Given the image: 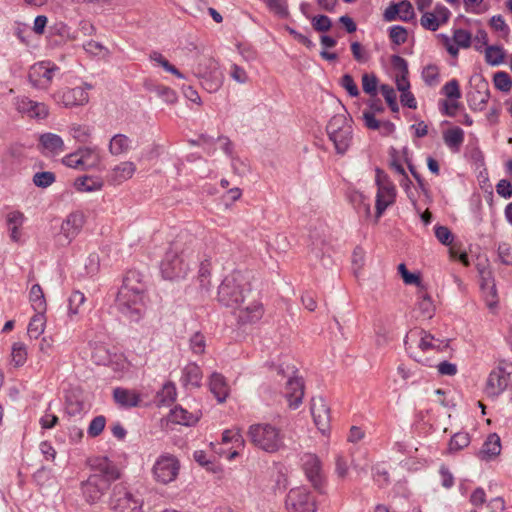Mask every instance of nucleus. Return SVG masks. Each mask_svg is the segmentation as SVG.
<instances>
[{"label":"nucleus","mask_w":512,"mask_h":512,"mask_svg":"<svg viewBox=\"0 0 512 512\" xmlns=\"http://www.w3.org/2000/svg\"><path fill=\"white\" fill-rule=\"evenodd\" d=\"M501 452V440L496 433L489 434L482 448L478 452V457L482 460H489L496 457Z\"/></svg>","instance_id":"20"},{"label":"nucleus","mask_w":512,"mask_h":512,"mask_svg":"<svg viewBox=\"0 0 512 512\" xmlns=\"http://www.w3.org/2000/svg\"><path fill=\"white\" fill-rule=\"evenodd\" d=\"M378 78L373 73H364L362 75V88L363 91L368 94L370 97L377 96V86H378Z\"/></svg>","instance_id":"39"},{"label":"nucleus","mask_w":512,"mask_h":512,"mask_svg":"<svg viewBox=\"0 0 512 512\" xmlns=\"http://www.w3.org/2000/svg\"><path fill=\"white\" fill-rule=\"evenodd\" d=\"M202 371L200 367L195 363H189L183 369V375L181 381L184 386L191 385L192 387L198 388L201 385Z\"/></svg>","instance_id":"22"},{"label":"nucleus","mask_w":512,"mask_h":512,"mask_svg":"<svg viewBox=\"0 0 512 512\" xmlns=\"http://www.w3.org/2000/svg\"><path fill=\"white\" fill-rule=\"evenodd\" d=\"M113 397L118 405L125 408L136 407L140 402V397L137 393L124 388H115Z\"/></svg>","instance_id":"21"},{"label":"nucleus","mask_w":512,"mask_h":512,"mask_svg":"<svg viewBox=\"0 0 512 512\" xmlns=\"http://www.w3.org/2000/svg\"><path fill=\"white\" fill-rule=\"evenodd\" d=\"M312 27L315 31L327 32L332 27V21L326 15L314 16L312 19Z\"/></svg>","instance_id":"52"},{"label":"nucleus","mask_w":512,"mask_h":512,"mask_svg":"<svg viewBox=\"0 0 512 512\" xmlns=\"http://www.w3.org/2000/svg\"><path fill=\"white\" fill-rule=\"evenodd\" d=\"M247 437L256 448L270 454L285 448V434L270 423L250 425Z\"/></svg>","instance_id":"4"},{"label":"nucleus","mask_w":512,"mask_h":512,"mask_svg":"<svg viewBox=\"0 0 512 512\" xmlns=\"http://www.w3.org/2000/svg\"><path fill=\"white\" fill-rule=\"evenodd\" d=\"M85 223V215L81 211L70 213L61 224L58 242L61 245H68L80 233Z\"/></svg>","instance_id":"13"},{"label":"nucleus","mask_w":512,"mask_h":512,"mask_svg":"<svg viewBox=\"0 0 512 512\" xmlns=\"http://www.w3.org/2000/svg\"><path fill=\"white\" fill-rule=\"evenodd\" d=\"M193 458L200 466L206 468L208 471L215 473L219 470V467L210 457L207 456L206 452L203 450L195 451Z\"/></svg>","instance_id":"45"},{"label":"nucleus","mask_w":512,"mask_h":512,"mask_svg":"<svg viewBox=\"0 0 512 512\" xmlns=\"http://www.w3.org/2000/svg\"><path fill=\"white\" fill-rule=\"evenodd\" d=\"M79 153L83 161V170L97 167L101 162V157L97 152V148L80 147Z\"/></svg>","instance_id":"28"},{"label":"nucleus","mask_w":512,"mask_h":512,"mask_svg":"<svg viewBox=\"0 0 512 512\" xmlns=\"http://www.w3.org/2000/svg\"><path fill=\"white\" fill-rule=\"evenodd\" d=\"M472 35L464 29H456L453 34L454 42L461 48H469L471 45Z\"/></svg>","instance_id":"51"},{"label":"nucleus","mask_w":512,"mask_h":512,"mask_svg":"<svg viewBox=\"0 0 512 512\" xmlns=\"http://www.w3.org/2000/svg\"><path fill=\"white\" fill-rule=\"evenodd\" d=\"M222 442L223 443L234 442L238 445H242L244 443V438L241 434L240 429L235 427L232 429H227L222 433Z\"/></svg>","instance_id":"53"},{"label":"nucleus","mask_w":512,"mask_h":512,"mask_svg":"<svg viewBox=\"0 0 512 512\" xmlns=\"http://www.w3.org/2000/svg\"><path fill=\"white\" fill-rule=\"evenodd\" d=\"M90 89L92 85L89 83H84L82 87L67 88L58 93V101L65 107L84 105L89 101L87 90Z\"/></svg>","instance_id":"16"},{"label":"nucleus","mask_w":512,"mask_h":512,"mask_svg":"<svg viewBox=\"0 0 512 512\" xmlns=\"http://www.w3.org/2000/svg\"><path fill=\"white\" fill-rule=\"evenodd\" d=\"M171 419L177 424L186 426L192 425L198 421L197 417L180 406H176L171 410Z\"/></svg>","instance_id":"36"},{"label":"nucleus","mask_w":512,"mask_h":512,"mask_svg":"<svg viewBox=\"0 0 512 512\" xmlns=\"http://www.w3.org/2000/svg\"><path fill=\"white\" fill-rule=\"evenodd\" d=\"M494 86L502 91L509 92L512 87V80L508 73L504 71H499L494 74L493 77Z\"/></svg>","instance_id":"43"},{"label":"nucleus","mask_w":512,"mask_h":512,"mask_svg":"<svg viewBox=\"0 0 512 512\" xmlns=\"http://www.w3.org/2000/svg\"><path fill=\"white\" fill-rule=\"evenodd\" d=\"M56 180V176L53 172L43 171L37 172L33 176V183L35 186L40 188H47L52 185Z\"/></svg>","instance_id":"44"},{"label":"nucleus","mask_w":512,"mask_h":512,"mask_svg":"<svg viewBox=\"0 0 512 512\" xmlns=\"http://www.w3.org/2000/svg\"><path fill=\"white\" fill-rule=\"evenodd\" d=\"M179 470V460L174 455L164 454L156 460L152 472L156 481L169 484L177 478Z\"/></svg>","instance_id":"10"},{"label":"nucleus","mask_w":512,"mask_h":512,"mask_svg":"<svg viewBox=\"0 0 512 512\" xmlns=\"http://www.w3.org/2000/svg\"><path fill=\"white\" fill-rule=\"evenodd\" d=\"M70 134L76 141L86 143L91 133L87 126L74 124L70 127Z\"/></svg>","instance_id":"48"},{"label":"nucleus","mask_w":512,"mask_h":512,"mask_svg":"<svg viewBox=\"0 0 512 512\" xmlns=\"http://www.w3.org/2000/svg\"><path fill=\"white\" fill-rule=\"evenodd\" d=\"M205 66L209 71L202 69V63L198 64L197 75L202 78V86L208 92H216L222 85V75L217 70V63L211 58H205Z\"/></svg>","instance_id":"15"},{"label":"nucleus","mask_w":512,"mask_h":512,"mask_svg":"<svg viewBox=\"0 0 512 512\" xmlns=\"http://www.w3.org/2000/svg\"><path fill=\"white\" fill-rule=\"evenodd\" d=\"M31 306L35 312H45L47 304L43 290L39 284H34L29 293Z\"/></svg>","instance_id":"32"},{"label":"nucleus","mask_w":512,"mask_h":512,"mask_svg":"<svg viewBox=\"0 0 512 512\" xmlns=\"http://www.w3.org/2000/svg\"><path fill=\"white\" fill-rule=\"evenodd\" d=\"M512 386V363H501L493 369L486 381L484 393L496 399L507 388Z\"/></svg>","instance_id":"8"},{"label":"nucleus","mask_w":512,"mask_h":512,"mask_svg":"<svg viewBox=\"0 0 512 512\" xmlns=\"http://www.w3.org/2000/svg\"><path fill=\"white\" fill-rule=\"evenodd\" d=\"M470 83L474 91L468 94V103L471 109L481 111L490 98L489 83L482 75L471 77Z\"/></svg>","instance_id":"14"},{"label":"nucleus","mask_w":512,"mask_h":512,"mask_svg":"<svg viewBox=\"0 0 512 512\" xmlns=\"http://www.w3.org/2000/svg\"><path fill=\"white\" fill-rule=\"evenodd\" d=\"M94 473L81 483V489L86 502H98L109 489L111 483L120 478L117 466L107 457H98L92 460Z\"/></svg>","instance_id":"3"},{"label":"nucleus","mask_w":512,"mask_h":512,"mask_svg":"<svg viewBox=\"0 0 512 512\" xmlns=\"http://www.w3.org/2000/svg\"><path fill=\"white\" fill-rule=\"evenodd\" d=\"M105 425L106 418L103 415L94 417L88 426V435L93 438L99 436L103 432Z\"/></svg>","instance_id":"46"},{"label":"nucleus","mask_w":512,"mask_h":512,"mask_svg":"<svg viewBox=\"0 0 512 512\" xmlns=\"http://www.w3.org/2000/svg\"><path fill=\"white\" fill-rule=\"evenodd\" d=\"M69 314H78L79 307L85 302V295L80 291H74L69 297Z\"/></svg>","instance_id":"56"},{"label":"nucleus","mask_w":512,"mask_h":512,"mask_svg":"<svg viewBox=\"0 0 512 512\" xmlns=\"http://www.w3.org/2000/svg\"><path fill=\"white\" fill-rule=\"evenodd\" d=\"M442 91L444 95L449 99H459L461 97L459 83L456 79H452L449 82H447L443 86Z\"/></svg>","instance_id":"59"},{"label":"nucleus","mask_w":512,"mask_h":512,"mask_svg":"<svg viewBox=\"0 0 512 512\" xmlns=\"http://www.w3.org/2000/svg\"><path fill=\"white\" fill-rule=\"evenodd\" d=\"M145 88L148 91L154 93L158 98L162 99L167 104H174L177 101V94L170 87L161 84H155L153 82H146Z\"/></svg>","instance_id":"23"},{"label":"nucleus","mask_w":512,"mask_h":512,"mask_svg":"<svg viewBox=\"0 0 512 512\" xmlns=\"http://www.w3.org/2000/svg\"><path fill=\"white\" fill-rule=\"evenodd\" d=\"M340 85L347 91L351 97L359 96L360 92L357 84L350 74H344L340 80Z\"/></svg>","instance_id":"54"},{"label":"nucleus","mask_w":512,"mask_h":512,"mask_svg":"<svg viewBox=\"0 0 512 512\" xmlns=\"http://www.w3.org/2000/svg\"><path fill=\"white\" fill-rule=\"evenodd\" d=\"M329 139L333 142L335 151L339 155H344L349 149L353 129L350 121L343 114L334 115L326 126Z\"/></svg>","instance_id":"7"},{"label":"nucleus","mask_w":512,"mask_h":512,"mask_svg":"<svg viewBox=\"0 0 512 512\" xmlns=\"http://www.w3.org/2000/svg\"><path fill=\"white\" fill-rule=\"evenodd\" d=\"M414 359L423 365H426L429 367H434V366L437 367L440 375L454 376V375H456V373L458 371L456 364H453V363L445 361V360L438 364H434L429 358L414 357Z\"/></svg>","instance_id":"33"},{"label":"nucleus","mask_w":512,"mask_h":512,"mask_svg":"<svg viewBox=\"0 0 512 512\" xmlns=\"http://www.w3.org/2000/svg\"><path fill=\"white\" fill-rule=\"evenodd\" d=\"M39 144L53 155H58L65 150L63 139L59 135L50 132L40 135Z\"/></svg>","instance_id":"19"},{"label":"nucleus","mask_w":512,"mask_h":512,"mask_svg":"<svg viewBox=\"0 0 512 512\" xmlns=\"http://www.w3.org/2000/svg\"><path fill=\"white\" fill-rule=\"evenodd\" d=\"M413 336H420V341L418 343V347L422 351L436 348V346L432 343V341L434 340V336L432 334H430L429 332L420 330V331H410V333L406 335V337L404 339V345L406 347V350H409L411 348V346L409 345V339Z\"/></svg>","instance_id":"26"},{"label":"nucleus","mask_w":512,"mask_h":512,"mask_svg":"<svg viewBox=\"0 0 512 512\" xmlns=\"http://www.w3.org/2000/svg\"><path fill=\"white\" fill-rule=\"evenodd\" d=\"M288 512H316V499L305 488H294L289 491L285 500Z\"/></svg>","instance_id":"11"},{"label":"nucleus","mask_w":512,"mask_h":512,"mask_svg":"<svg viewBox=\"0 0 512 512\" xmlns=\"http://www.w3.org/2000/svg\"><path fill=\"white\" fill-rule=\"evenodd\" d=\"M443 140L449 148L459 151L464 141V132L460 127L448 129L443 133Z\"/></svg>","instance_id":"30"},{"label":"nucleus","mask_w":512,"mask_h":512,"mask_svg":"<svg viewBox=\"0 0 512 512\" xmlns=\"http://www.w3.org/2000/svg\"><path fill=\"white\" fill-rule=\"evenodd\" d=\"M63 164L70 168L83 170V161L81 160L79 149L65 156L63 158Z\"/></svg>","instance_id":"63"},{"label":"nucleus","mask_w":512,"mask_h":512,"mask_svg":"<svg viewBox=\"0 0 512 512\" xmlns=\"http://www.w3.org/2000/svg\"><path fill=\"white\" fill-rule=\"evenodd\" d=\"M390 39L396 45H401L407 41L408 33L403 26H392L389 32Z\"/></svg>","instance_id":"50"},{"label":"nucleus","mask_w":512,"mask_h":512,"mask_svg":"<svg viewBox=\"0 0 512 512\" xmlns=\"http://www.w3.org/2000/svg\"><path fill=\"white\" fill-rule=\"evenodd\" d=\"M44 313L45 312H36L31 318L27 328V333L30 338L37 339L43 333L45 326Z\"/></svg>","instance_id":"35"},{"label":"nucleus","mask_w":512,"mask_h":512,"mask_svg":"<svg viewBox=\"0 0 512 512\" xmlns=\"http://www.w3.org/2000/svg\"><path fill=\"white\" fill-rule=\"evenodd\" d=\"M435 236L443 245H450L454 239L452 232L446 227L437 225L435 226Z\"/></svg>","instance_id":"62"},{"label":"nucleus","mask_w":512,"mask_h":512,"mask_svg":"<svg viewBox=\"0 0 512 512\" xmlns=\"http://www.w3.org/2000/svg\"><path fill=\"white\" fill-rule=\"evenodd\" d=\"M505 58V51L497 45L487 46L485 50V61L491 66L500 65Z\"/></svg>","instance_id":"37"},{"label":"nucleus","mask_w":512,"mask_h":512,"mask_svg":"<svg viewBox=\"0 0 512 512\" xmlns=\"http://www.w3.org/2000/svg\"><path fill=\"white\" fill-rule=\"evenodd\" d=\"M275 372V380L285 385V397L289 402V407L297 409L302 403L304 396V381L298 376V369L295 365L281 363L271 365Z\"/></svg>","instance_id":"5"},{"label":"nucleus","mask_w":512,"mask_h":512,"mask_svg":"<svg viewBox=\"0 0 512 512\" xmlns=\"http://www.w3.org/2000/svg\"><path fill=\"white\" fill-rule=\"evenodd\" d=\"M210 390L217 398L219 403L226 400L228 388L224 377L219 373H213L210 378Z\"/></svg>","instance_id":"24"},{"label":"nucleus","mask_w":512,"mask_h":512,"mask_svg":"<svg viewBox=\"0 0 512 512\" xmlns=\"http://www.w3.org/2000/svg\"><path fill=\"white\" fill-rule=\"evenodd\" d=\"M58 67L53 65L47 66L45 63H39L31 67L29 73V81L35 87H46L53 79L55 71Z\"/></svg>","instance_id":"18"},{"label":"nucleus","mask_w":512,"mask_h":512,"mask_svg":"<svg viewBox=\"0 0 512 512\" xmlns=\"http://www.w3.org/2000/svg\"><path fill=\"white\" fill-rule=\"evenodd\" d=\"M268 7L279 17L286 18L289 15L288 6L285 0H266Z\"/></svg>","instance_id":"57"},{"label":"nucleus","mask_w":512,"mask_h":512,"mask_svg":"<svg viewBox=\"0 0 512 512\" xmlns=\"http://www.w3.org/2000/svg\"><path fill=\"white\" fill-rule=\"evenodd\" d=\"M397 5H399V19L408 22L415 18L414 8L409 1L404 0Z\"/></svg>","instance_id":"55"},{"label":"nucleus","mask_w":512,"mask_h":512,"mask_svg":"<svg viewBox=\"0 0 512 512\" xmlns=\"http://www.w3.org/2000/svg\"><path fill=\"white\" fill-rule=\"evenodd\" d=\"M398 272L401 275L403 282L406 285H421V278L419 275L411 273L408 271L406 265L404 263H401L398 265Z\"/></svg>","instance_id":"47"},{"label":"nucleus","mask_w":512,"mask_h":512,"mask_svg":"<svg viewBox=\"0 0 512 512\" xmlns=\"http://www.w3.org/2000/svg\"><path fill=\"white\" fill-rule=\"evenodd\" d=\"M250 290L247 278L240 271L227 275L218 288V301L226 307L237 309V318L241 324L255 323L263 315V308L259 303L241 307Z\"/></svg>","instance_id":"1"},{"label":"nucleus","mask_w":512,"mask_h":512,"mask_svg":"<svg viewBox=\"0 0 512 512\" xmlns=\"http://www.w3.org/2000/svg\"><path fill=\"white\" fill-rule=\"evenodd\" d=\"M210 270L211 264L208 260L201 262L198 271V280L202 290L208 291L210 288Z\"/></svg>","instance_id":"41"},{"label":"nucleus","mask_w":512,"mask_h":512,"mask_svg":"<svg viewBox=\"0 0 512 512\" xmlns=\"http://www.w3.org/2000/svg\"><path fill=\"white\" fill-rule=\"evenodd\" d=\"M311 414L314 423L322 434L330 428V408L322 397H314L311 403Z\"/></svg>","instance_id":"17"},{"label":"nucleus","mask_w":512,"mask_h":512,"mask_svg":"<svg viewBox=\"0 0 512 512\" xmlns=\"http://www.w3.org/2000/svg\"><path fill=\"white\" fill-rule=\"evenodd\" d=\"M176 387L174 383L167 382L156 395V402L160 405L168 406L176 400Z\"/></svg>","instance_id":"34"},{"label":"nucleus","mask_w":512,"mask_h":512,"mask_svg":"<svg viewBox=\"0 0 512 512\" xmlns=\"http://www.w3.org/2000/svg\"><path fill=\"white\" fill-rule=\"evenodd\" d=\"M376 184L378 186L377 194L383 197L395 200L396 191L392 183L388 181V176L381 169H376Z\"/></svg>","instance_id":"25"},{"label":"nucleus","mask_w":512,"mask_h":512,"mask_svg":"<svg viewBox=\"0 0 512 512\" xmlns=\"http://www.w3.org/2000/svg\"><path fill=\"white\" fill-rule=\"evenodd\" d=\"M145 290L143 274L137 270L128 271L116 301L118 310L131 321L137 322L142 317Z\"/></svg>","instance_id":"2"},{"label":"nucleus","mask_w":512,"mask_h":512,"mask_svg":"<svg viewBox=\"0 0 512 512\" xmlns=\"http://www.w3.org/2000/svg\"><path fill=\"white\" fill-rule=\"evenodd\" d=\"M498 256L503 264L512 265V247L509 244H499Z\"/></svg>","instance_id":"64"},{"label":"nucleus","mask_w":512,"mask_h":512,"mask_svg":"<svg viewBox=\"0 0 512 512\" xmlns=\"http://www.w3.org/2000/svg\"><path fill=\"white\" fill-rule=\"evenodd\" d=\"M136 170V167L133 162L126 161L120 163L118 166H116L113 169L112 172V180L118 184L130 179L134 172Z\"/></svg>","instance_id":"27"},{"label":"nucleus","mask_w":512,"mask_h":512,"mask_svg":"<svg viewBox=\"0 0 512 512\" xmlns=\"http://www.w3.org/2000/svg\"><path fill=\"white\" fill-rule=\"evenodd\" d=\"M394 203L393 199H389L386 197H383L382 194H376V212H375V220L376 222L380 219V217L383 215L385 210Z\"/></svg>","instance_id":"60"},{"label":"nucleus","mask_w":512,"mask_h":512,"mask_svg":"<svg viewBox=\"0 0 512 512\" xmlns=\"http://www.w3.org/2000/svg\"><path fill=\"white\" fill-rule=\"evenodd\" d=\"M304 473L313 488L319 493H324L325 480L322 474L321 461L312 453H305L301 457Z\"/></svg>","instance_id":"12"},{"label":"nucleus","mask_w":512,"mask_h":512,"mask_svg":"<svg viewBox=\"0 0 512 512\" xmlns=\"http://www.w3.org/2000/svg\"><path fill=\"white\" fill-rule=\"evenodd\" d=\"M380 91H381L387 105L389 106L390 110L393 113H398L399 106L397 103V95H396L395 90L388 84H382L380 86Z\"/></svg>","instance_id":"40"},{"label":"nucleus","mask_w":512,"mask_h":512,"mask_svg":"<svg viewBox=\"0 0 512 512\" xmlns=\"http://www.w3.org/2000/svg\"><path fill=\"white\" fill-rule=\"evenodd\" d=\"M182 237L179 236L161 262V273L165 279L178 280L185 278L189 270V263L186 261L188 255L182 248Z\"/></svg>","instance_id":"6"},{"label":"nucleus","mask_w":512,"mask_h":512,"mask_svg":"<svg viewBox=\"0 0 512 512\" xmlns=\"http://www.w3.org/2000/svg\"><path fill=\"white\" fill-rule=\"evenodd\" d=\"M418 310L420 315L425 319H430L434 315L435 307L428 294L421 296L418 302Z\"/></svg>","instance_id":"42"},{"label":"nucleus","mask_w":512,"mask_h":512,"mask_svg":"<svg viewBox=\"0 0 512 512\" xmlns=\"http://www.w3.org/2000/svg\"><path fill=\"white\" fill-rule=\"evenodd\" d=\"M110 505L115 512H142L143 500L119 483L113 487Z\"/></svg>","instance_id":"9"},{"label":"nucleus","mask_w":512,"mask_h":512,"mask_svg":"<svg viewBox=\"0 0 512 512\" xmlns=\"http://www.w3.org/2000/svg\"><path fill=\"white\" fill-rule=\"evenodd\" d=\"M470 443V436L466 432H458L455 433L449 442L448 449L449 452H457L465 447H467Z\"/></svg>","instance_id":"38"},{"label":"nucleus","mask_w":512,"mask_h":512,"mask_svg":"<svg viewBox=\"0 0 512 512\" xmlns=\"http://www.w3.org/2000/svg\"><path fill=\"white\" fill-rule=\"evenodd\" d=\"M205 337L200 332H196L190 338V348L195 354H202L205 351Z\"/></svg>","instance_id":"61"},{"label":"nucleus","mask_w":512,"mask_h":512,"mask_svg":"<svg viewBox=\"0 0 512 512\" xmlns=\"http://www.w3.org/2000/svg\"><path fill=\"white\" fill-rule=\"evenodd\" d=\"M420 23L425 29L430 31H436L440 26V20L431 12L424 13Z\"/></svg>","instance_id":"58"},{"label":"nucleus","mask_w":512,"mask_h":512,"mask_svg":"<svg viewBox=\"0 0 512 512\" xmlns=\"http://www.w3.org/2000/svg\"><path fill=\"white\" fill-rule=\"evenodd\" d=\"M130 148L131 140L124 134L114 135L109 143V152L115 156L128 152Z\"/></svg>","instance_id":"29"},{"label":"nucleus","mask_w":512,"mask_h":512,"mask_svg":"<svg viewBox=\"0 0 512 512\" xmlns=\"http://www.w3.org/2000/svg\"><path fill=\"white\" fill-rule=\"evenodd\" d=\"M12 361L15 366H22L27 359L26 347L22 343H15L12 348Z\"/></svg>","instance_id":"49"},{"label":"nucleus","mask_w":512,"mask_h":512,"mask_svg":"<svg viewBox=\"0 0 512 512\" xmlns=\"http://www.w3.org/2000/svg\"><path fill=\"white\" fill-rule=\"evenodd\" d=\"M74 186L80 192H93L100 190L103 182L99 178L85 175L78 177L74 182Z\"/></svg>","instance_id":"31"}]
</instances>
